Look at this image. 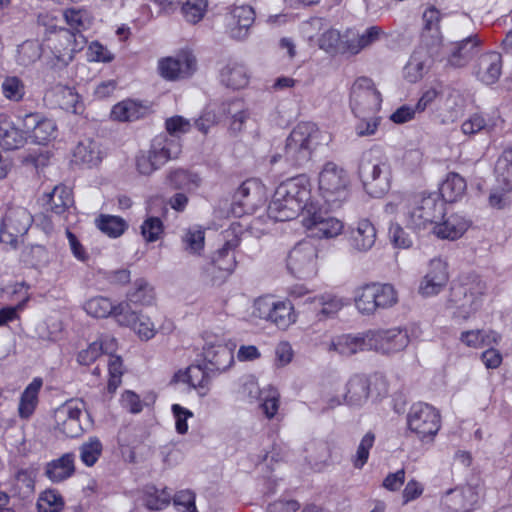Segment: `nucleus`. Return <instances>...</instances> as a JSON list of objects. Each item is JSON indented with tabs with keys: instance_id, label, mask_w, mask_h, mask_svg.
Masks as SVG:
<instances>
[{
	"instance_id": "nucleus-44",
	"label": "nucleus",
	"mask_w": 512,
	"mask_h": 512,
	"mask_svg": "<svg viewBox=\"0 0 512 512\" xmlns=\"http://www.w3.org/2000/svg\"><path fill=\"white\" fill-rule=\"evenodd\" d=\"M155 300L154 288L143 278L136 279L127 293L125 303L149 306Z\"/></svg>"
},
{
	"instance_id": "nucleus-4",
	"label": "nucleus",
	"mask_w": 512,
	"mask_h": 512,
	"mask_svg": "<svg viewBox=\"0 0 512 512\" xmlns=\"http://www.w3.org/2000/svg\"><path fill=\"white\" fill-rule=\"evenodd\" d=\"M239 227L230 226L223 231V244L218 248L202 271L203 280L211 285H220L237 267L236 250L240 246Z\"/></svg>"
},
{
	"instance_id": "nucleus-47",
	"label": "nucleus",
	"mask_w": 512,
	"mask_h": 512,
	"mask_svg": "<svg viewBox=\"0 0 512 512\" xmlns=\"http://www.w3.org/2000/svg\"><path fill=\"white\" fill-rule=\"evenodd\" d=\"M55 95L57 103L63 110L74 114H79L83 111V103L74 88L57 86Z\"/></svg>"
},
{
	"instance_id": "nucleus-62",
	"label": "nucleus",
	"mask_w": 512,
	"mask_h": 512,
	"mask_svg": "<svg viewBox=\"0 0 512 512\" xmlns=\"http://www.w3.org/2000/svg\"><path fill=\"white\" fill-rule=\"evenodd\" d=\"M267 392V389L261 390L256 378L252 375H248L243 378L241 385V394L250 403L260 401L263 395Z\"/></svg>"
},
{
	"instance_id": "nucleus-22",
	"label": "nucleus",
	"mask_w": 512,
	"mask_h": 512,
	"mask_svg": "<svg viewBox=\"0 0 512 512\" xmlns=\"http://www.w3.org/2000/svg\"><path fill=\"white\" fill-rule=\"evenodd\" d=\"M234 348L235 345H229L222 341L206 343L203 347V356L210 364V369L223 372L229 369L234 362Z\"/></svg>"
},
{
	"instance_id": "nucleus-59",
	"label": "nucleus",
	"mask_w": 512,
	"mask_h": 512,
	"mask_svg": "<svg viewBox=\"0 0 512 512\" xmlns=\"http://www.w3.org/2000/svg\"><path fill=\"white\" fill-rule=\"evenodd\" d=\"M375 289L378 309L390 308L398 302V293L391 284L375 283Z\"/></svg>"
},
{
	"instance_id": "nucleus-43",
	"label": "nucleus",
	"mask_w": 512,
	"mask_h": 512,
	"mask_svg": "<svg viewBox=\"0 0 512 512\" xmlns=\"http://www.w3.org/2000/svg\"><path fill=\"white\" fill-rule=\"evenodd\" d=\"M46 197L47 209L57 215H62L74 202L71 189L64 185L55 186Z\"/></svg>"
},
{
	"instance_id": "nucleus-9",
	"label": "nucleus",
	"mask_w": 512,
	"mask_h": 512,
	"mask_svg": "<svg viewBox=\"0 0 512 512\" xmlns=\"http://www.w3.org/2000/svg\"><path fill=\"white\" fill-rule=\"evenodd\" d=\"M253 315L281 330H287L298 318L290 300H275L271 296L259 297L254 301Z\"/></svg>"
},
{
	"instance_id": "nucleus-19",
	"label": "nucleus",
	"mask_w": 512,
	"mask_h": 512,
	"mask_svg": "<svg viewBox=\"0 0 512 512\" xmlns=\"http://www.w3.org/2000/svg\"><path fill=\"white\" fill-rule=\"evenodd\" d=\"M448 280L446 262L441 259H433L429 263L428 272L420 283L419 293L425 297L437 295L444 289Z\"/></svg>"
},
{
	"instance_id": "nucleus-13",
	"label": "nucleus",
	"mask_w": 512,
	"mask_h": 512,
	"mask_svg": "<svg viewBox=\"0 0 512 512\" xmlns=\"http://www.w3.org/2000/svg\"><path fill=\"white\" fill-rule=\"evenodd\" d=\"M302 223L310 235L317 238H334L342 233L344 227L339 219L330 216L315 204L308 206Z\"/></svg>"
},
{
	"instance_id": "nucleus-1",
	"label": "nucleus",
	"mask_w": 512,
	"mask_h": 512,
	"mask_svg": "<svg viewBox=\"0 0 512 512\" xmlns=\"http://www.w3.org/2000/svg\"><path fill=\"white\" fill-rule=\"evenodd\" d=\"M310 192V183L305 176L287 179L276 188L267 209L268 216L275 221L292 220L300 212L306 216L308 206L313 204L309 202Z\"/></svg>"
},
{
	"instance_id": "nucleus-61",
	"label": "nucleus",
	"mask_w": 512,
	"mask_h": 512,
	"mask_svg": "<svg viewBox=\"0 0 512 512\" xmlns=\"http://www.w3.org/2000/svg\"><path fill=\"white\" fill-rule=\"evenodd\" d=\"M24 260L34 267H42L49 263L48 250L42 245H32L23 251Z\"/></svg>"
},
{
	"instance_id": "nucleus-32",
	"label": "nucleus",
	"mask_w": 512,
	"mask_h": 512,
	"mask_svg": "<svg viewBox=\"0 0 512 512\" xmlns=\"http://www.w3.org/2000/svg\"><path fill=\"white\" fill-rule=\"evenodd\" d=\"M75 472V456L65 453L61 457L48 462L45 466V475L53 483L62 482L70 478Z\"/></svg>"
},
{
	"instance_id": "nucleus-34",
	"label": "nucleus",
	"mask_w": 512,
	"mask_h": 512,
	"mask_svg": "<svg viewBox=\"0 0 512 512\" xmlns=\"http://www.w3.org/2000/svg\"><path fill=\"white\" fill-rule=\"evenodd\" d=\"M348 34H351L352 37L344 42V47L346 51L352 54H358L363 49L378 41L384 32L379 26H370L362 34H354L351 32H348ZM348 36L349 35H347V37Z\"/></svg>"
},
{
	"instance_id": "nucleus-30",
	"label": "nucleus",
	"mask_w": 512,
	"mask_h": 512,
	"mask_svg": "<svg viewBox=\"0 0 512 512\" xmlns=\"http://www.w3.org/2000/svg\"><path fill=\"white\" fill-rule=\"evenodd\" d=\"M470 222L460 214H451L443 222L434 224L433 232L441 239L455 240L468 229Z\"/></svg>"
},
{
	"instance_id": "nucleus-15",
	"label": "nucleus",
	"mask_w": 512,
	"mask_h": 512,
	"mask_svg": "<svg viewBox=\"0 0 512 512\" xmlns=\"http://www.w3.org/2000/svg\"><path fill=\"white\" fill-rule=\"evenodd\" d=\"M83 416L82 402H66L55 410V429L67 437H78L84 431L81 422Z\"/></svg>"
},
{
	"instance_id": "nucleus-52",
	"label": "nucleus",
	"mask_w": 512,
	"mask_h": 512,
	"mask_svg": "<svg viewBox=\"0 0 512 512\" xmlns=\"http://www.w3.org/2000/svg\"><path fill=\"white\" fill-rule=\"evenodd\" d=\"M169 182L174 189L193 191L200 185V177L190 171L177 169L169 174Z\"/></svg>"
},
{
	"instance_id": "nucleus-63",
	"label": "nucleus",
	"mask_w": 512,
	"mask_h": 512,
	"mask_svg": "<svg viewBox=\"0 0 512 512\" xmlns=\"http://www.w3.org/2000/svg\"><path fill=\"white\" fill-rule=\"evenodd\" d=\"M108 391L113 393L121 384V378L123 375V363L119 356H110L108 362Z\"/></svg>"
},
{
	"instance_id": "nucleus-10",
	"label": "nucleus",
	"mask_w": 512,
	"mask_h": 512,
	"mask_svg": "<svg viewBox=\"0 0 512 512\" xmlns=\"http://www.w3.org/2000/svg\"><path fill=\"white\" fill-rule=\"evenodd\" d=\"M408 427L421 441H433L441 426L440 413L427 403L412 405L407 416Z\"/></svg>"
},
{
	"instance_id": "nucleus-37",
	"label": "nucleus",
	"mask_w": 512,
	"mask_h": 512,
	"mask_svg": "<svg viewBox=\"0 0 512 512\" xmlns=\"http://www.w3.org/2000/svg\"><path fill=\"white\" fill-rule=\"evenodd\" d=\"M249 73L247 68L237 62L228 63L220 73L221 82L228 88L241 89L247 86L249 82Z\"/></svg>"
},
{
	"instance_id": "nucleus-38",
	"label": "nucleus",
	"mask_w": 512,
	"mask_h": 512,
	"mask_svg": "<svg viewBox=\"0 0 512 512\" xmlns=\"http://www.w3.org/2000/svg\"><path fill=\"white\" fill-rule=\"evenodd\" d=\"M149 112L148 106L133 100H124L112 108L111 115L115 120L126 122L143 118Z\"/></svg>"
},
{
	"instance_id": "nucleus-46",
	"label": "nucleus",
	"mask_w": 512,
	"mask_h": 512,
	"mask_svg": "<svg viewBox=\"0 0 512 512\" xmlns=\"http://www.w3.org/2000/svg\"><path fill=\"white\" fill-rule=\"evenodd\" d=\"M187 383L194 388L198 395L204 397L210 390L211 378L207 368L201 365H190L186 370Z\"/></svg>"
},
{
	"instance_id": "nucleus-40",
	"label": "nucleus",
	"mask_w": 512,
	"mask_h": 512,
	"mask_svg": "<svg viewBox=\"0 0 512 512\" xmlns=\"http://www.w3.org/2000/svg\"><path fill=\"white\" fill-rule=\"evenodd\" d=\"M126 313L125 316L132 317H126L128 323H119L120 325L131 327L142 340H149L155 336V325L148 316L132 311L128 303Z\"/></svg>"
},
{
	"instance_id": "nucleus-29",
	"label": "nucleus",
	"mask_w": 512,
	"mask_h": 512,
	"mask_svg": "<svg viewBox=\"0 0 512 512\" xmlns=\"http://www.w3.org/2000/svg\"><path fill=\"white\" fill-rule=\"evenodd\" d=\"M479 44L476 36L455 43L450 50L448 64L455 68L466 66L478 52Z\"/></svg>"
},
{
	"instance_id": "nucleus-39",
	"label": "nucleus",
	"mask_w": 512,
	"mask_h": 512,
	"mask_svg": "<svg viewBox=\"0 0 512 512\" xmlns=\"http://www.w3.org/2000/svg\"><path fill=\"white\" fill-rule=\"evenodd\" d=\"M224 112L231 116L228 132L231 136H238L242 133L248 122L250 121V113L243 107V104L239 100L231 101L227 104V108H224Z\"/></svg>"
},
{
	"instance_id": "nucleus-58",
	"label": "nucleus",
	"mask_w": 512,
	"mask_h": 512,
	"mask_svg": "<svg viewBox=\"0 0 512 512\" xmlns=\"http://www.w3.org/2000/svg\"><path fill=\"white\" fill-rule=\"evenodd\" d=\"M170 500L171 491L167 488L159 490L155 487H150L145 494L146 506L151 510H161L167 507Z\"/></svg>"
},
{
	"instance_id": "nucleus-26",
	"label": "nucleus",
	"mask_w": 512,
	"mask_h": 512,
	"mask_svg": "<svg viewBox=\"0 0 512 512\" xmlns=\"http://www.w3.org/2000/svg\"><path fill=\"white\" fill-rule=\"evenodd\" d=\"M502 72V56L498 52H488L477 60L476 77L484 84L491 85L498 81Z\"/></svg>"
},
{
	"instance_id": "nucleus-50",
	"label": "nucleus",
	"mask_w": 512,
	"mask_h": 512,
	"mask_svg": "<svg viewBox=\"0 0 512 512\" xmlns=\"http://www.w3.org/2000/svg\"><path fill=\"white\" fill-rule=\"evenodd\" d=\"M184 250L191 255H200L205 246V231L200 226L188 228L182 236Z\"/></svg>"
},
{
	"instance_id": "nucleus-7",
	"label": "nucleus",
	"mask_w": 512,
	"mask_h": 512,
	"mask_svg": "<svg viewBox=\"0 0 512 512\" xmlns=\"http://www.w3.org/2000/svg\"><path fill=\"white\" fill-rule=\"evenodd\" d=\"M359 175L370 194L379 197L389 190V167L380 148H372L363 155Z\"/></svg>"
},
{
	"instance_id": "nucleus-53",
	"label": "nucleus",
	"mask_w": 512,
	"mask_h": 512,
	"mask_svg": "<svg viewBox=\"0 0 512 512\" xmlns=\"http://www.w3.org/2000/svg\"><path fill=\"white\" fill-rule=\"evenodd\" d=\"M208 0H186L181 6V14L189 24H198L206 15Z\"/></svg>"
},
{
	"instance_id": "nucleus-3",
	"label": "nucleus",
	"mask_w": 512,
	"mask_h": 512,
	"mask_svg": "<svg viewBox=\"0 0 512 512\" xmlns=\"http://www.w3.org/2000/svg\"><path fill=\"white\" fill-rule=\"evenodd\" d=\"M406 226L420 231L441 221L445 215V202L438 193H420L401 202Z\"/></svg>"
},
{
	"instance_id": "nucleus-41",
	"label": "nucleus",
	"mask_w": 512,
	"mask_h": 512,
	"mask_svg": "<svg viewBox=\"0 0 512 512\" xmlns=\"http://www.w3.org/2000/svg\"><path fill=\"white\" fill-rule=\"evenodd\" d=\"M354 303L361 314H374L378 310L375 283L358 287L355 290Z\"/></svg>"
},
{
	"instance_id": "nucleus-14",
	"label": "nucleus",
	"mask_w": 512,
	"mask_h": 512,
	"mask_svg": "<svg viewBox=\"0 0 512 512\" xmlns=\"http://www.w3.org/2000/svg\"><path fill=\"white\" fill-rule=\"evenodd\" d=\"M368 348L381 354H392L404 350L409 344L408 332L401 328L369 330Z\"/></svg>"
},
{
	"instance_id": "nucleus-55",
	"label": "nucleus",
	"mask_w": 512,
	"mask_h": 512,
	"mask_svg": "<svg viewBox=\"0 0 512 512\" xmlns=\"http://www.w3.org/2000/svg\"><path fill=\"white\" fill-rule=\"evenodd\" d=\"M64 508V500L61 494L54 489L42 492L37 500L38 512H60Z\"/></svg>"
},
{
	"instance_id": "nucleus-28",
	"label": "nucleus",
	"mask_w": 512,
	"mask_h": 512,
	"mask_svg": "<svg viewBox=\"0 0 512 512\" xmlns=\"http://www.w3.org/2000/svg\"><path fill=\"white\" fill-rule=\"evenodd\" d=\"M370 384L366 375H353L346 384L345 402L350 406H362L369 398Z\"/></svg>"
},
{
	"instance_id": "nucleus-64",
	"label": "nucleus",
	"mask_w": 512,
	"mask_h": 512,
	"mask_svg": "<svg viewBox=\"0 0 512 512\" xmlns=\"http://www.w3.org/2000/svg\"><path fill=\"white\" fill-rule=\"evenodd\" d=\"M163 233V223L158 217H148L141 225V234L147 242L157 241Z\"/></svg>"
},
{
	"instance_id": "nucleus-5",
	"label": "nucleus",
	"mask_w": 512,
	"mask_h": 512,
	"mask_svg": "<svg viewBox=\"0 0 512 512\" xmlns=\"http://www.w3.org/2000/svg\"><path fill=\"white\" fill-rule=\"evenodd\" d=\"M325 140L323 132L312 122H300L286 139L284 157L293 166L307 164L314 151Z\"/></svg>"
},
{
	"instance_id": "nucleus-23",
	"label": "nucleus",
	"mask_w": 512,
	"mask_h": 512,
	"mask_svg": "<svg viewBox=\"0 0 512 512\" xmlns=\"http://www.w3.org/2000/svg\"><path fill=\"white\" fill-rule=\"evenodd\" d=\"M367 340L368 331L357 335H338L326 344V350L342 356H351L358 352L369 350Z\"/></svg>"
},
{
	"instance_id": "nucleus-48",
	"label": "nucleus",
	"mask_w": 512,
	"mask_h": 512,
	"mask_svg": "<svg viewBox=\"0 0 512 512\" xmlns=\"http://www.w3.org/2000/svg\"><path fill=\"white\" fill-rule=\"evenodd\" d=\"M63 17L73 33L82 34V31L89 29L92 23L89 12L83 8H67L63 11Z\"/></svg>"
},
{
	"instance_id": "nucleus-45",
	"label": "nucleus",
	"mask_w": 512,
	"mask_h": 512,
	"mask_svg": "<svg viewBox=\"0 0 512 512\" xmlns=\"http://www.w3.org/2000/svg\"><path fill=\"white\" fill-rule=\"evenodd\" d=\"M73 157L76 163L94 166L101 161V151L95 141L85 139L75 147Z\"/></svg>"
},
{
	"instance_id": "nucleus-27",
	"label": "nucleus",
	"mask_w": 512,
	"mask_h": 512,
	"mask_svg": "<svg viewBox=\"0 0 512 512\" xmlns=\"http://www.w3.org/2000/svg\"><path fill=\"white\" fill-rule=\"evenodd\" d=\"M182 150L181 143L178 139L168 137L166 135H159L152 141L149 151L154 156V159L162 166L168 160L176 159L179 157Z\"/></svg>"
},
{
	"instance_id": "nucleus-33",
	"label": "nucleus",
	"mask_w": 512,
	"mask_h": 512,
	"mask_svg": "<svg viewBox=\"0 0 512 512\" xmlns=\"http://www.w3.org/2000/svg\"><path fill=\"white\" fill-rule=\"evenodd\" d=\"M431 64L428 51L419 48L413 52L403 69L404 78L410 83H416L423 78Z\"/></svg>"
},
{
	"instance_id": "nucleus-6",
	"label": "nucleus",
	"mask_w": 512,
	"mask_h": 512,
	"mask_svg": "<svg viewBox=\"0 0 512 512\" xmlns=\"http://www.w3.org/2000/svg\"><path fill=\"white\" fill-rule=\"evenodd\" d=\"M486 290V283L479 278L455 284L450 289L447 307L456 317L466 320L479 310Z\"/></svg>"
},
{
	"instance_id": "nucleus-51",
	"label": "nucleus",
	"mask_w": 512,
	"mask_h": 512,
	"mask_svg": "<svg viewBox=\"0 0 512 512\" xmlns=\"http://www.w3.org/2000/svg\"><path fill=\"white\" fill-rule=\"evenodd\" d=\"M95 223L101 232L112 238L121 236L128 227L123 218L113 215L102 214L96 219Z\"/></svg>"
},
{
	"instance_id": "nucleus-8",
	"label": "nucleus",
	"mask_w": 512,
	"mask_h": 512,
	"mask_svg": "<svg viewBox=\"0 0 512 512\" xmlns=\"http://www.w3.org/2000/svg\"><path fill=\"white\" fill-rule=\"evenodd\" d=\"M319 191L325 201L334 207L340 206L350 192V178L347 171L334 162H327L319 173Z\"/></svg>"
},
{
	"instance_id": "nucleus-42",
	"label": "nucleus",
	"mask_w": 512,
	"mask_h": 512,
	"mask_svg": "<svg viewBox=\"0 0 512 512\" xmlns=\"http://www.w3.org/2000/svg\"><path fill=\"white\" fill-rule=\"evenodd\" d=\"M465 179L458 173H449L440 186V195L443 201L454 202L460 199L466 192Z\"/></svg>"
},
{
	"instance_id": "nucleus-20",
	"label": "nucleus",
	"mask_w": 512,
	"mask_h": 512,
	"mask_svg": "<svg viewBox=\"0 0 512 512\" xmlns=\"http://www.w3.org/2000/svg\"><path fill=\"white\" fill-rule=\"evenodd\" d=\"M255 21V11L249 5L234 6L227 14V27L231 38L244 40Z\"/></svg>"
},
{
	"instance_id": "nucleus-24",
	"label": "nucleus",
	"mask_w": 512,
	"mask_h": 512,
	"mask_svg": "<svg viewBox=\"0 0 512 512\" xmlns=\"http://www.w3.org/2000/svg\"><path fill=\"white\" fill-rule=\"evenodd\" d=\"M377 237L376 228L368 219H361L349 230L348 242L350 247L358 252L369 251L375 244Z\"/></svg>"
},
{
	"instance_id": "nucleus-18",
	"label": "nucleus",
	"mask_w": 512,
	"mask_h": 512,
	"mask_svg": "<svg viewBox=\"0 0 512 512\" xmlns=\"http://www.w3.org/2000/svg\"><path fill=\"white\" fill-rule=\"evenodd\" d=\"M86 44L82 34L70 30L61 31L52 47L55 58L63 65H67L74 58L75 53L81 51Z\"/></svg>"
},
{
	"instance_id": "nucleus-36",
	"label": "nucleus",
	"mask_w": 512,
	"mask_h": 512,
	"mask_svg": "<svg viewBox=\"0 0 512 512\" xmlns=\"http://www.w3.org/2000/svg\"><path fill=\"white\" fill-rule=\"evenodd\" d=\"M37 471L33 467L19 468L12 478V491L21 498H27L34 493Z\"/></svg>"
},
{
	"instance_id": "nucleus-35",
	"label": "nucleus",
	"mask_w": 512,
	"mask_h": 512,
	"mask_svg": "<svg viewBox=\"0 0 512 512\" xmlns=\"http://www.w3.org/2000/svg\"><path fill=\"white\" fill-rule=\"evenodd\" d=\"M42 384L43 381L41 378H34L24 389L18 405V414L20 418L29 419L35 412L38 405V394Z\"/></svg>"
},
{
	"instance_id": "nucleus-31",
	"label": "nucleus",
	"mask_w": 512,
	"mask_h": 512,
	"mask_svg": "<svg viewBox=\"0 0 512 512\" xmlns=\"http://www.w3.org/2000/svg\"><path fill=\"white\" fill-rule=\"evenodd\" d=\"M26 131L17 127L8 116L0 114V145L6 150H15L26 142Z\"/></svg>"
},
{
	"instance_id": "nucleus-49",
	"label": "nucleus",
	"mask_w": 512,
	"mask_h": 512,
	"mask_svg": "<svg viewBox=\"0 0 512 512\" xmlns=\"http://www.w3.org/2000/svg\"><path fill=\"white\" fill-rule=\"evenodd\" d=\"M499 335L493 331L468 330L461 333L460 340L467 347L481 348L497 343Z\"/></svg>"
},
{
	"instance_id": "nucleus-57",
	"label": "nucleus",
	"mask_w": 512,
	"mask_h": 512,
	"mask_svg": "<svg viewBox=\"0 0 512 512\" xmlns=\"http://www.w3.org/2000/svg\"><path fill=\"white\" fill-rule=\"evenodd\" d=\"M375 442V434L367 432L360 440L355 455L352 456V464L356 469H362L367 463L369 453Z\"/></svg>"
},
{
	"instance_id": "nucleus-54",
	"label": "nucleus",
	"mask_w": 512,
	"mask_h": 512,
	"mask_svg": "<svg viewBox=\"0 0 512 512\" xmlns=\"http://www.w3.org/2000/svg\"><path fill=\"white\" fill-rule=\"evenodd\" d=\"M1 92L5 99L12 102H20L26 94V86L17 76H7L1 84Z\"/></svg>"
},
{
	"instance_id": "nucleus-60",
	"label": "nucleus",
	"mask_w": 512,
	"mask_h": 512,
	"mask_svg": "<svg viewBox=\"0 0 512 512\" xmlns=\"http://www.w3.org/2000/svg\"><path fill=\"white\" fill-rule=\"evenodd\" d=\"M494 127V122L486 121L480 114H473L462 123L461 130L465 135L471 136L483 130L490 132Z\"/></svg>"
},
{
	"instance_id": "nucleus-11",
	"label": "nucleus",
	"mask_w": 512,
	"mask_h": 512,
	"mask_svg": "<svg viewBox=\"0 0 512 512\" xmlns=\"http://www.w3.org/2000/svg\"><path fill=\"white\" fill-rule=\"evenodd\" d=\"M317 259V247L309 241H302L289 252L287 268L291 274L298 278H309L317 273Z\"/></svg>"
},
{
	"instance_id": "nucleus-12",
	"label": "nucleus",
	"mask_w": 512,
	"mask_h": 512,
	"mask_svg": "<svg viewBox=\"0 0 512 512\" xmlns=\"http://www.w3.org/2000/svg\"><path fill=\"white\" fill-rule=\"evenodd\" d=\"M33 218L26 208L7 209L0 226V242L16 247L19 239L29 230Z\"/></svg>"
},
{
	"instance_id": "nucleus-56",
	"label": "nucleus",
	"mask_w": 512,
	"mask_h": 512,
	"mask_svg": "<svg viewBox=\"0 0 512 512\" xmlns=\"http://www.w3.org/2000/svg\"><path fill=\"white\" fill-rule=\"evenodd\" d=\"M103 445L97 437H89L79 447L81 461L88 467L93 466L102 454Z\"/></svg>"
},
{
	"instance_id": "nucleus-2",
	"label": "nucleus",
	"mask_w": 512,
	"mask_h": 512,
	"mask_svg": "<svg viewBox=\"0 0 512 512\" xmlns=\"http://www.w3.org/2000/svg\"><path fill=\"white\" fill-rule=\"evenodd\" d=\"M382 102L381 94L372 79L357 78L350 92V107L358 119L355 132L359 137L374 135L380 123L377 115Z\"/></svg>"
},
{
	"instance_id": "nucleus-17",
	"label": "nucleus",
	"mask_w": 512,
	"mask_h": 512,
	"mask_svg": "<svg viewBox=\"0 0 512 512\" xmlns=\"http://www.w3.org/2000/svg\"><path fill=\"white\" fill-rule=\"evenodd\" d=\"M160 75L168 80L189 77L196 69V59L190 53L161 59L158 64Z\"/></svg>"
},
{
	"instance_id": "nucleus-16",
	"label": "nucleus",
	"mask_w": 512,
	"mask_h": 512,
	"mask_svg": "<svg viewBox=\"0 0 512 512\" xmlns=\"http://www.w3.org/2000/svg\"><path fill=\"white\" fill-rule=\"evenodd\" d=\"M23 128L33 142L37 144H47L52 139H55L57 133V126L52 119L46 118L40 113H28L22 118Z\"/></svg>"
},
{
	"instance_id": "nucleus-25",
	"label": "nucleus",
	"mask_w": 512,
	"mask_h": 512,
	"mask_svg": "<svg viewBox=\"0 0 512 512\" xmlns=\"http://www.w3.org/2000/svg\"><path fill=\"white\" fill-rule=\"evenodd\" d=\"M477 501L478 493L470 485L449 490L443 498V504L451 512H469Z\"/></svg>"
},
{
	"instance_id": "nucleus-21",
	"label": "nucleus",
	"mask_w": 512,
	"mask_h": 512,
	"mask_svg": "<svg viewBox=\"0 0 512 512\" xmlns=\"http://www.w3.org/2000/svg\"><path fill=\"white\" fill-rule=\"evenodd\" d=\"M84 310L87 314L95 318H106L113 316L118 323H128L125 316L127 303L114 305L107 297L96 296L87 300L84 304ZM130 318L132 316H129Z\"/></svg>"
}]
</instances>
